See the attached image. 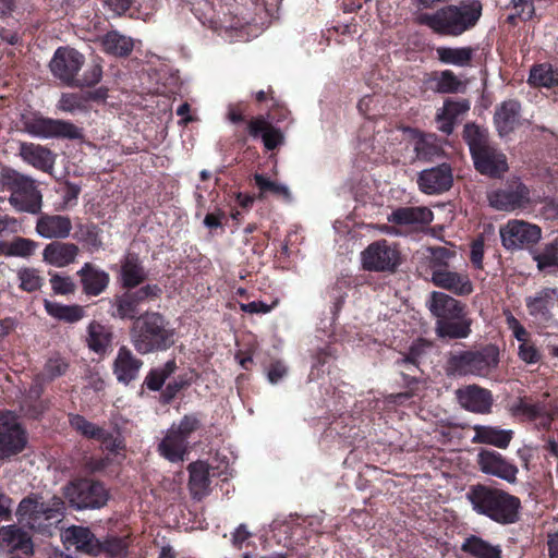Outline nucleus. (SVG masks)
<instances>
[{"mask_svg": "<svg viewBox=\"0 0 558 558\" xmlns=\"http://www.w3.org/2000/svg\"><path fill=\"white\" fill-rule=\"evenodd\" d=\"M465 497L477 514L499 524H512L519 520L520 499L502 489L477 484L470 487Z\"/></svg>", "mask_w": 558, "mask_h": 558, "instance_id": "obj_1", "label": "nucleus"}, {"mask_svg": "<svg viewBox=\"0 0 558 558\" xmlns=\"http://www.w3.org/2000/svg\"><path fill=\"white\" fill-rule=\"evenodd\" d=\"M63 513L64 502L56 496L48 500L38 495L28 496L21 500L16 510L21 524L43 535H52Z\"/></svg>", "mask_w": 558, "mask_h": 558, "instance_id": "obj_2", "label": "nucleus"}, {"mask_svg": "<svg viewBox=\"0 0 558 558\" xmlns=\"http://www.w3.org/2000/svg\"><path fill=\"white\" fill-rule=\"evenodd\" d=\"M131 342L141 354L165 351L174 343V331L166 318L156 312L137 317L131 331Z\"/></svg>", "mask_w": 558, "mask_h": 558, "instance_id": "obj_3", "label": "nucleus"}, {"mask_svg": "<svg viewBox=\"0 0 558 558\" xmlns=\"http://www.w3.org/2000/svg\"><path fill=\"white\" fill-rule=\"evenodd\" d=\"M481 14L480 1L463 0L459 5H448L434 14H424L421 21L436 33L458 36L473 27Z\"/></svg>", "mask_w": 558, "mask_h": 558, "instance_id": "obj_4", "label": "nucleus"}, {"mask_svg": "<svg viewBox=\"0 0 558 558\" xmlns=\"http://www.w3.org/2000/svg\"><path fill=\"white\" fill-rule=\"evenodd\" d=\"M464 138L469 145L475 169L493 178L501 177L508 170L505 154L493 146L487 133L476 125H466Z\"/></svg>", "mask_w": 558, "mask_h": 558, "instance_id": "obj_5", "label": "nucleus"}, {"mask_svg": "<svg viewBox=\"0 0 558 558\" xmlns=\"http://www.w3.org/2000/svg\"><path fill=\"white\" fill-rule=\"evenodd\" d=\"M500 351L494 344L485 345L478 350L456 353L449 360L453 374L472 375L488 378L498 368Z\"/></svg>", "mask_w": 558, "mask_h": 558, "instance_id": "obj_6", "label": "nucleus"}, {"mask_svg": "<svg viewBox=\"0 0 558 558\" xmlns=\"http://www.w3.org/2000/svg\"><path fill=\"white\" fill-rule=\"evenodd\" d=\"M3 180L7 189L11 192L9 203L17 211L29 214L40 211L41 194L31 178L9 169L4 172Z\"/></svg>", "mask_w": 558, "mask_h": 558, "instance_id": "obj_7", "label": "nucleus"}, {"mask_svg": "<svg viewBox=\"0 0 558 558\" xmlns=\"http://www.w3.org/2000/svg\"><path fill=\"white\" fill-rule=\"evenodd\" d=\"M64 495L76 509H99L109 499V493L101 483L86 478L70 483Z\"/></svg>", "mask_w": 558, "mask_h": 558, "instance_id": "obj_8", "label": "nucleus"}, {"mask_svg": "<svg viewBox=\"0 0 558 558\" xmlns=\"http://www.w3.org/2000/svg\"><path fill=\"white\" fill-rule=\"evenodd\" d=\"M25 131L39 138L81 140L83 131L74 123L60 119L35 117L24 122Z\"/></svg>", "mask_w": 558, "mask_h": 558, "instance_id": "obj_9", "label": "nucleus"}, {"mask_svg": "<svg viewBox=\"0 0 558 558\" xmlns=\"http://www.w3.org/2000/svg\"><path fill=\"white\" fill-rule=\"evenodd\" d=\"M502 246L518 251L536 244L542 238V229L524 220L511 219L499 229Z\"/></svg>", "mask_w": 558, "mask_h": 558, "instance_id": "obj_10", "label": "nucleus"}, {"mask_svg": "<svg viewBox=\"0 0 558 558\" xmlns=\"http://www.w3.org/2000/svg\"><path fill=\"white\" fill-rule=\"evenodd\" d=\"M27 445V436L12 412H0V460L21 453Z\"/></svg>", "mask_w": 558, "mask_h": 558, "instance_id": "obj_11", "label": "nucleus"}, {"mask_svg": "<svg viewBox=\"0 0 558 558\" xmlns=\"http://www.w3.org/2000/svg\"><path fill=\"white\" fill-rule=\"evenodd\" d=\"M362 266L369 271H393L401 263L397 246L386 240L371 243L361 254Z\"/></svg>", "mask_w": 558, "mask_h": 558, "instance_id": "obj_12", "label": "nucleus"}, {"mask_svg": "<svg viewBox=\"0 0 558 558\" xmlns=\"http://www.w3.org/2000/svg\"><path fill=\"white\" fill-rule=\"evenodd\" d=\"M85 62L84 56L70 47H60L49 63L54 77L69 86L78 85L76 75Z\"/></svg>", "mask_w": 558, "mask_h": 558, "instance_id": "obj_13", "label": "nucleus"}, {"mask_svg": "<svg viewBox=\"0 0 558 558\" xmlns=\"http://www.w3.org/2000/svg\"><path fill=\"white\" fill-rule=\"evenodd\" d=\"M488 202L497 210L514 211L526 208L531 203L530 190L522 182L515 181L505 189L488 194Z\"/></svg>", "mask_w": 558, "mask_h": 558, "instance_id": "obj_14", "label": "nucleus"}, {"mask_svg": "<svg viewBox=\"0 0 558 558\" xmlns=\"http://www.w3.org/2000/svg\"><path fill=\"white\" fill-rule=\"evenodd\" d=\"M476 463L480 471L486 475L498 477L510 484L517 482L518 468L495 450L481 449L476 456Z\"/></svg>", "mask_w": 558, "mask_h": 558, "instance_id": "obj_15", "label": "nucleus"}, {"mask_svg": "<svg viewBox=\"0 0 558 558\" xmlns=\"http://www.w3.org/2000/svg\"><path fill=\"white\" fill-rule=\"evenodd\" d=\"M430 282L458 296H468L474 291V284L466 269L448 268L440 272H432Z\"/></svg>", "mask_w": 558, "mask_h": 558, "instance_id": "obj_16", "label": "nucleus"}, {"mask_svg": "<svg viewBox=\"0 0 558 558\" xmlns=\"http://www.w3.org/2000/svg\"><path fill=\"white\" fill-rule=\"evenodd\" d=\"M61 541L66 549L74 548L78 553L98 555L102 545L86 526L72 525L62 530Z\"/></svg>", "mask_w": 558, "mask_h": 558, "instance_id": "obj_17", "label": "nucleus"}, {"mask_svg": "<svg viewBox=\"0 0 558 558\" xmlns=\"http://www.w3.org/2000/svg\"><path fill=\"white\" fill-rule=\"evenodd\" d=\"M453 182L451 168L447 163L423 170L417 179L420 190L428 195L448 191Z\"/></svg>", "mask_w": 558, "mask_h": 558, "instance_id": "obj_18", "label": "nucleus"}, {"mask_svg": "<svg viewBox=\"0 0 558 558\" xmlns=\"http://www.w3.org/2000/svg\"><path fill=\"white\" fill-rule=\"evenodd\" d=\"M460 404L474 413H489L493 405L492 392L477 385H469L457 391Z\"/></svg>", "mask_w": 558, "mask_h": 558, "instance_id": "obj_19", "label": "nucleus"}, {"mask_svg": "<svg viewBox=\"0 0 558 558\" xmlns=\"http://www.w3.org/2000/svg\"><path fill=\"white\" fill-rule=\"evenodd\" d=\"M19 156L34 168L50 173L54 167L56 155L47 147L28 142H21Z\"/></svg>", "mask_w": 558, "mask_h": 558, "instance_id": "obj_20", "label": "nucleus"}, {"mask_svg": "<svg viewBox=\"0 0 558 558\" xmlns=\"http://www.w3.org/2000/svg\"><path fill=\"white\" fill-rule=\"evenodd\" d=\"M428 310L437 318V320H446L461 317L465 313V306L453 296L440 292L433 291L429 295Z\"/></svg>", "mask_w": 558, "mask_h": 558, "instance_id": "obj_21", "label": "nucleus"}, {"mask_svg": "<svg viewBox=\"0 0 558 558\" xmlns=\"http://www.w3.org/2000/svg\"><path fill=\"white\" fill-rule=\"evenodd\" d=\"M494 122L498 134L506 136L521 124V106L517 100L509 99L496 107Z\"/></svg>", "mask_w": 558, "mask_h": 558, "instance_id": "obj_22", "label": "nucleus"}, {"mask_svg": "<svg viewBox=\"0 0 558 558\" xmlns=\"http://www.w3.org/2000/svg\"><path fill=\"white\" fill-rule=\"evenodd\" d=\"M72 221L68 216L41 215L36 222V232L44 239H66L72 231Z\"/></svg>", "mask_w": 558, "mask_h": 558, "instance_id": "obj_23", "label": "nucleus"}, {"mask_svg": "<svg viewBox=\"0 0 558 558\" xmlns=\"http://www.w3.org/2000/svg\"><path fill=\"white\" fill-rule=\"evenodd\" d=\"M517 416L537 422L538 426L548 429L554 421V415L539 402H532L527 398H519L511 407Z\"/></svg>", "mask_w": 558, "mask_h": 558, "instance_id": "obj_24", "label": "nucleus"}, {"mask_svg": "<svg viewBox=\"0 0 558 558\" xmlns=\"http://www.w3.org/2000/svg\"><path fill=\"white\" fill-rule=\"evenodd\" d=\"M80 248L76 244L70 242H51L43 251V260L51 266L62 268L74 263Z\"/></svg>", "mask_w": 558, "mask_h": 558, "instance_id": "obj_25", "label": "nucleus"}, {"mask_svg": "<svg viewBox=\"0 0 558 558\" xmlns=\"http://www.w3.org/2000/svg\"><path fill=\"white\" fill-rule=\"evenodd\" d=\"M472 429L474 432L471 439L473 444H484L506 449L513 438L512 429H502L498 426L474 425Z\"/></svg>", "mask_w": 558, "mask_h": 558, "instance_id": "obj_26", "label": "nucleus"}, {"mask_svg": "<svg viewBox=\"0 0 558 558\" xmlns=\"http://www.w3.org/2000/svg\"><path fill=\"white\" fill-rule=\"evenodd\" d=\"M81 278L83 291L87 295L97 296L101 294L109 284V275L90 263H85L77 271Z\"/></svg>", "mask_w": 558, "mask_h": 558, "instance_id": "obj_27", "label": "nucleus"}, {"mask_svg": "<svg viewBox=\"0 0 558 558\" xmlns=\"http://www.w3.org/2000/svg\"><path fill=\"white\" fill-rule=\"evenodd\" d=\"M0 546L10 553L33 554L31 536L16 525L2 526L0 529Z\"/></svg>", "mask_w": 558, "mask_h": 558, "instance_id": "obj_28", "label": "nucleus"}, {"mask_svg": "<svg viewBox=\"0 0 558 558\" xmlns=\"http://www.w3.org/2000/svg\"><path fill=\"white\" fill-rule=\"evenodd\" d=\"M158 452L172 463L182 462L189 452V441L183 439L174 428H169L162 440L158 444Z\"/></svg>", "mask_w": 558, "mask_h": 558, "instance_id": "obj_29", "label": "nucleus"}, {"mask_svg": "<svg viewBox=\"0 0 558 558\" xmlns=\"http://www.w3.org/2000/svg\"><path fill=\"white\" fill-rule=\"evenodd\" d=\"M190 473L189 489L194 499L201 500L210 493V468L203 461L192 462L187 466Z\"/></svg>", "mask_w": 558, "mask_h": 558, "instance_id": "obj_30", "label": "nucleus"}, {"mask_svg": "<svg viewBox=\"0 0 558 558\" xmlns=\"http://www.w3.org/2000/svg\"><path fill=\"white\" fill-rule=\"evenodd\" d=\"M142 365L143 362L136 359L130 349L122 347L118 351L113 372L120 383L129 384L137 377Z\"/></svg>", "mask_w": 558, "mask_h": 558, "instance_id": "obj_31", "label": "nucleus"}, {"mask_svg": "<svg viewBox=\"0 0 558 558\" xmlns=\"http://www.w3.org/2000/svg\"><path fill=\"white\" fill-rule=\"evenodd\" d=\"M433 211L427 207H399L389 216L388 221L397 225H428L433 221Z\"/></svg>", "mask_w": 558, "mask_h": 558, "instance_id": "obj_32", "label": "nucleus"}, {"mask_svg": "<svg viewBox=\"0 0 558 558\" xmlns=\"http://www.w3.org/2000/svg\"><path fill=\"white\" fill-rule=\"evenodd\" d=\"M472 320L466 313L459 318L436 320L435 330L439 338L463 339L471 333Z\"/></svg>", "mask_w": 558, "mask_h": 558, "instance_id": "obj_33", "label": "nucleus"}, {"mask_svg": "<svg viewBox=\"0 0 558 558\" xmlns=\"http://www.w3.org/2000/svg\"><path fill=\"white\" fill-rule=\"evenodd\" d=\"M142 303L134 291L117 295L111 300V306L114 308L111 315L121 319H137Z\"/></svg>", "mask_w": 558, "mask_h": 558, "instance_id": "obj_34", "label": "nucleus"}, {"mask_svg": "<svg viewBox=\"0 0 558 558\" xmlns=\"http://www.w3.org/2000/svg\"><path fill=\"white\" fill-rule=\"evenodd\" d=\"M461 549L474 558H501L502 553L499 545H493L475 535L466 537Z\"/></svg>", "mask_w": 558, "mask_h": 558, "instance_id": "obj_35", "label": "nucleus"}, {"mask_svg": "<svg viewBox=\"0 0 558 558\" xmlns=\"http://www.w3.org/2000/svg\"><path fill=\"white\" fill-rule=\"evenodd\" d=\"M247 128L252 136L262 135L263 143L268 150L275 149L282 143L281 132L270 125L264 118L252 119Z\"/></svg>", "mask_w": 558, "mask_h": 558, "instance_id": "obj_36", "label": "nucleus"}, {"mask_svg": "<svg viewBox=\"0 0 558 558\" xmlns=\"http://www.w3.org/2000/svg\"><path fill=\"white\" fill-rule=\"evenodd\" d=\"M101 45L107 53L117 57L129 56L134 48L133 39L117 31L107 33L101 39Z\"/></svg>", "mask_w": 558, "mask_h": 558, "instance_id": "obj_37", "label": "nucleus"}, {"mask_svg": "<svg viewBox=\"0 0 558 558\" xmlns=\"http://www.w3.org/2000/svg\"><path fill=\"white\" fill-rule=\"evenodd\" d=\"M112 341V332L109 327L100 323L93 322L88 326L87 343L92 351L104 354Z\"/></svg>", "mask_w": 558, "mask_h": 558, "instance_id": "obj_38", "label": "nucleus"}, {"mask_svg": "<svg viewBox=\"0 0 558 558\" xmlns=\"http://www.w3.org/2000/svg\"><path fill=\"white\" fill-rule=\"evenodd\" d=\"M555 290L543 289L526 299V307L531 315L545 318L555 304Z\"/></svg>", "mask_w": 558, "mask_h": 558, "instance_id": "obj_39", "label": "nucleus"}, {"mask_svg": "<svg viewBox=\"0 0 558 558\" xmlns=\"http://www.w3.org/2000/svg\"><path fill=\"white\" fill-rule=\"evenodd\" d=\"M46 312L58 319L65 320L68 323H75L83 318L84 310L77 304L62 305L57 302L45 300Z\"/></svg>", "mask_w": 558, "mask_h": 558, "instance_id": "obj_40", "label": "nucleus"}, {"mask_svg": "<svg viewBox=\"0 0 558 558\" xmlns=\"http://www.w3.org/2000/svg\"><path fill=\"white\" fill-rule=\"evenodd\" d=\"M529 83L538 87H554L558 85V70L551 64L542 63L531 69Z\"/></svg>", "mask_w": 558, "mask_h": 558, "instance_id": "obj_41", "label": "nucleus"}, {"mask_svg": "<svg viewBox=\"0 0 558 558\" xmlns=\"http://www.w3.org/2000/svg\"><path fill=\"white\" fill-rule=\"evenodd\" d=\"M437 56L442 63L466 66L472 60L473 49L471 47H439L437 49Z\"/></svg>", "mask_w": 558, "mask_h": 558, "instance_id": "obj_42", "label": "nucleus"}, {"mask_svg": "<svg viewBox=\"0 0 558 558\" xmlns=\"http://www.w3.org/2000/svg\"><path fill=\"white\" fill-rule=\"evenodd\" d=\"M427 251L429 253L430 274L450 268V262L457 256L454 248L446 246H430Z\"/></svg>", "mask_w": 558, "mask_h": 558, "instance_id": "obj_43", "label": "nucleus"}, {"mask_svg": "<svg viewBox=\"0 0 558 558\" xmlns=\"http://www.w3.org/2000/svg\"><path fill=\"white\" fill-rule=\"evenodd\" d=\"M121 277L124 287L133 288L142 283L146 274L135 257H128L122 265Z\"/></svg>", "mask_w": 558, "mask_h": 558, "instance_id": "obj_44", "label": "nucleus"}, {"mask_svg": "<svg viewBox=\"0 0 558 558\" xmlns=\"http://www.w3.org/2000/svg\"><path fill=\"white\" fill-rule=\"evenodd\" d=\"M70 425L73 429L80 433L82 436L90 439L106 440L107 432L92 422L87 421L82 415H72L70 417Z\"/></svg>", "mask_w": 558, "mask_h": 558, "instance_id": "obj_45", "label": "nucleus"}, {"mask_svg": "<svg viewBox=\"0 0 558 558\" xmlns=\"http://www.w3.org/2000/svg\"><path fill=\"white\" fill-rule=\"evenodd\" d=\"M433 81L435 82L434 90L441 94L457 93L463 87L462 82L450 70L442 71Z\"/></svg>", "mask_w": 558, "mask_h": 558, "instance_id": "obj_46", "label": "nucleus"}, {"mask_svg": "<svg viewBox=\"0 0 558 558\" xmlns=\"http://www.w3.org/2000/svg\"><path fill=\"white\" fill-rule=\"evenodd\" d=\"M414 150L416 158L421 160H430L440 151L433 135L421 136L416 140Z\"/></svg>", "mask_w": 558, "mask_h": 558, "instance_id": "obj_47", "label": "nucleus"}, {"mask_svg": "<svg viewBox=\"0 0 558 558\" xmlns=\"http://www.w3.org/2000/svg\"><path fill=\"white\" fill-rule=\"evenodd\" d=\"M20 288L26 292H34L40 289L43 278L35 268H22L17 272Z\"/></svg>", "mask_w": 558, "mask_h": 558, "instance_id": "obj_48", "label": "nucleus"}, {"mask_svg": "<svg viewBox=\"0 0 558 558\" xmlns=\"http://www.w3.org/2000/svg\"><path fill=\"white\" fill-rule=\"evenodd\" d=\"M254 181H255V184L257 185V187L260 190L262 194H264L266 192H270V193L281 196L288 201L291 198V194H290L288 186H286L283 184L271 181L262 174H255Z\"/></svg>", "mask_w": 558, "mask_h": 558, "instance_id": "obj_49", "label": "nucleus"}, {"mask_svg": "<svg viewBox=\"0 0 558 558\" xmlns=\"http://www.w3.org/2000/svg\"><path fill=\"white\" fill-rule=\"evenodd\" d=\"M57 108L60 111L68 112V113H74L76 111H85V97L78 94L74 93H65L62 94L58 104Z\"/></svg>", "mask_w": 558, "mask_h": 558, "instance_id": "obj_50", "label": "nucleus"}, {"mask_svg": "<svg viewBox=\"0 0 558 558\" xmlns=\"http://www.w3.org/2000/svg\"><path fill=\"white\" fill-rule=\"evenodd\" d=\"M101 553L108 554L112 558H122L128 553V537H110L101 543Z\"/></svg>", "mask_w": 558, "mask_h": 558, "instance_id": "obj_51", "label": "nucleus"}, {"mask_svg": "<svg viewBox=\"0 0 558 558\" xmlns=\"http://www.w3.org/2000/svg\"><path fill=\"white\" fill-rule=\"evenodd\" d=\"M535 260L541 269L558 265V242L553 241L546 244L543 251L535 256Z\"/></svg>", "mask_w": 558, "mask_h": 558, "instance_id": "obj_52", "label": "nucleus"}, {"mask_svg": "<svg viewBox=\"0 0 558 558\" xmlns=\"http://www.w3.org/2000/svg\"><path fill=\"white\" fill-rule=\"evenodd\" d=\"M36 247L34 241L25 238H17L9 246V255L27 257L31 256Z\"/></svg>", "mask_w": 558, "mask_h": 558, "instance_id": "obj_53", "label": "nucleus"}, {"mask_svg": "<svg viewBox=\"0 0 558 558\" xmlns=\"http://www.w3.org/2000/svg\"><path fill=\"white\" fill-rule=\"evenodd\" d=\"M470 109V104L466 100L451 101L447 100L440 111V117L447 116L453 121L460 116L466 113Z\"/></svg>", "mask_w": 558, "mask_h": 558, "instance_id": "obj_54", "label": "nucleus"}, {"mask_svg": "<svg viewBox=\"0 0 558 558\" xmlns=\"http://www.w3.org/2000/svg\"><path fill=\"white\" fill-rule=\"evenodd\" d=\"M51 289L56 294L66 295L75 291V283L70 277L52 275L50 278Z\"/></svg>", "mask_w": 558, "mask_h": 558, "instance_id": "obj_55", "label": "nucleus"}, {"mask_svg": "<svg viewBox=\"0 0 558 558\" xmlns=\"http://www.w3.org/2000/svg\"><path fill=\"white\" fill-rule=\"evenodd\" d=\"M69 364L60 356L51 357L47 361L44 369V375L48 379H53L58 376L63 375L68 369Z\"/></svg>", "mask_w": 558, "mask_h": 558, "instance_id": "obj_56", "label": "nucleus"}, {"mask_svg": "<svg viewBox=\"0 0 558 558\" xmlns=\"http://www.w3.org/2000/svg\"><path fill=\"white\" fill-rule=\"evenodd\" d=\"M518 354L519 357L527 364H534L541 360V353L538 349L530 340L519 344Z\"/></svg>", "mask_w": 558, "mask_h": 558, "instance_id": "obj_57", "label": "nucleus"}, {"mask_svg": "<svg viewBox=\"0 0 558 558\" xmlns=\"http://www.w3.org/2000/svg\"><path fill=\"white\" fill-rule=\"evenodd\" d=\"M199 426V422L195 416H184L178 425L173 424L170 428H174L183 439L187 441L190 435L196 430Z\"/></svg>", "mask_w": 558, "mask_h": 558, "instance_id": "obj_58", "label": "nucleus"}, {"mask_svg": "<svg viewBox=\"0 0 558 558\" xmlns=\"http://www.w3.org/2000/svg\"><path fill=\"white\" fill-rule=\"evenodd\" d=\"M427 348H429L428 342H426L424 340L415 341L411 345L409 353L403 359L398 361V363H410L413 365H417L421 355L426 351Z\"/></svg>", "mask_w": 558, "mask_h": 558, "instance_id": "obj_59", "label": "nucleus"}, {"mask_svg": "<svg viewBox=\"0 0 558 558\" xmlns=\"http://www.w3.org/2000/svg\"><path fill=\"white\" fill-rule=\"evenodd\" d=\"M506 322L508 328L512 331V335L520 343L529 340V333L526 329L510 312L506 313Z\"/></svg>", "mask_w": 558, "mask_h": 558, "instance_id": "obj_60", "label": "nucleus"}, {"mask_svg": "<svg viewBox=\"0 0 558 558\" xmlns=\"http://www.w3.org/2000/svg\"><path fill=\"white\" fill-rule=\"evenodd\" d=\"M102 77V69L99 64H92L81 80H77V86H93L99 83Z\"/></svg>", "mask_w": 558, "mask_h": 558, "instance_id": "obj_61", "label": "nucleus"}, {"mask_svg": "<svg viewBox=\"0 0 558 558\" xmlns=\"http://www.w3.org/2000/svg\"><path fill=\"white\" fill-rule=\"evenodd\" d=\"M483 257L484 240L481 238L472 242L470 258L472 264L480 269L483 267Z\"/></svg>", "mask_w": 558, "mask_h": 558, "instance_id": "obj_62", "label": "nucleus"}, {"mask_svg": "<svg viewBox=\"0 0 558 558\" xmlns=\"http://www.w3.org/2000/svg\"><path fill=\"white\" fill-rule=\"evenodd\" d=\"M515 15L521 20H529L534 13V8L529 0H512Z\"/></svg>", "mask_w": 558, "mask_h": 558, "instance_id": "obj_63", "label": "nucleus"}, {"mask_svg": "<svg viewBox=\"0 0 558 558\" xmlns=\"http://www.w3.org/2000/svg\"><path fill=\"white\" fill-rule=\"evenodd\" d=\"M166 379V375H163L160 371L153 369L146 376L145 384L148 389L153 391H158L162 387Z\"/></svg>", "mask_w": 558, "mask_h": 558, "instance_id": "obj_64", "label": "nucleus"}]
</instances>
